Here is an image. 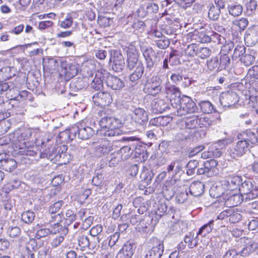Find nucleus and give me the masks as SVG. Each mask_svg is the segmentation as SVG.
<instances>
[{"mask_svg":"<svg viewBox=\"0 0 258 258\" xmlns=\"http://www.w3.org/2000/svg\"><path fill=\"white\" fill-rule=\"evenodd\" d=\"M104 115L99 121L101 127V133L105 137H114L121 134V131L119 129L121 123L119 119L106 114L104 112Z\"/></svg>","mask_w":258,"mask_h":258,"instance_id":"1","label":"nucleus"},{"mask_svg":"<svg viewBox=\"0 0 258 258\" xmlns=\"http://www.w3.org/2000/svg\"><path fill=\"white\" fill-rule=\"evenodd\" d=\"M177 102L179 103L178 107H176V114L178 116L198 112V108L196 104L187 96L183 95L181 98L177 99Z\"/></svg>","mask_w":258,"mask_h":258,"instance_id":"2","label":"nucleus"},{"mask_svg":"<svg viewBox=\"0 0 258 258\" xmlns=\"http://www.w3.org/2000/svg\"><path fill=\"white\" fill-rule=\"evenodd\" d=\"M67 150L66 146L62 145L55 147V146H50L45 149L42 153L40 154V157L44 158H47L51 161L60 162L61 158L65 156V152Z\"/></svg>","mask_w":258,"mask_h":258,"instance_id":"3","label":"nucleus"},{"mask_svg":"<svg viewBox=\"0 0 258 258\" xmlns=\"http://www.w3.org/2000/svg\"><path fill=\"white\" fill-rule=\"evenodd\" d=\"M238 190L244 197L245 202L254 199L258 196V187L254 186L252 182L248 180L241 182Z\"/></svg>","mask_w":258,"mask_h":258,"instance_id":"4","label":"nucleus"},{"mask_svg":"<svg viewBox=\"0 0 258 258\" xmlns=\"http://www.w3.org/2000/svg\"><path fill=\"white\" fill-rule=\"evenodd\" d=\"M219 101L224 107H230L238 102L239 97L234 91L225 92L221 94Z\"/></svg>","mask_w":258,"mask_h":258,"instance_id":"5","label":"nucleus"},{"mask_svg":"<svg viewBox=\"0 0 258 258\" xmlns=\"http://www.w3.org/2000/svg\"><path fill=\"white\" fill-rule=\"evenodd\" d=\"M60 66V75L66 80L68 81L74 77L78 73L77 67L75 64L68 63L66 61H62Z\"/></svg>","mask_w":258,"mask_h":258,"instance_id":"6","label":"nucleus"},{"mask_svg":"<svg viewBox=\"0 0 258 258\" xmlns=\"http://www.w3.org/2000/svg\"><path fill=\"white\" fill-rule=\"evenodd\" d=\"M127 62L126 68L129 70H133L138 63H142L139 61L138 52L136 47L133 45H130L126 49Z\"/></svg>","mask_w":258,"mask_h":258,"instance_id":"7","label":"nucleus"},{"mask_svg":"<svg viewBox=\"0 0 258 258\" xmlns=\"http://www.w3.org/2000/svg\"><path fill=\"white\" fill-rule=\"evenodd\" d=\"M152 241L154 245L147 251L144 258H161L164 248L163 241L155 238Z\"/></svg>","mask_w":258,"mask_h":258,"instance_id":"8","label":"nucleus"},{"mask_svg":"<svg viewBox=\"0 0 258 258\" xmlns=\"http://www.w3.org/2000/svg\"><path fill=\"white\" fill-rule=\"evenodd\" d=\"M92 100L96 105L101 107L108 106L112 102L111 95L105 92H99L95 94Z\"/></svg>","mask_w":258,"mask_h":258,"instance_id":"9","label":"nucleus"},{"mask_svg":"<svg viewBox=\"0 0 258 258\" xmlns=\"http://www.w3.org/2000/svg\"><path fill=\"white\" fill-rule=\"evenodd\" d=\"M248 143L245 141L240 140L235 146L229 151V155L233 159L242 156L248 150Z\"/></svg>","mask_w":258,"mask_h":258,"instance_id":"10","label":"nucleus"},{"mask_svg":"<svg viewBox=\"0 0 258 258\" xmlns=\"http://www.w3.org/2000/svg\"><path fill=\"white\" fill-rule=\"evenodd\" d=\"M242 178L239 176L229 177L222 181V186L226 190L227 195L228 191H234L237 189H239L240 184L242 182Z\"/></svg>","mask_w":258,"mask_h":258,"instance_id":"11","label":"nucleus"},{"mask_svg":"<svg viewBox=\"0 0 258 258\" xmlns=\"http://www.w3.org/2000/svg\"><path fill=\"white\" fill-rule=\"evenodd\" d=\"M161 89V79L157 76L152 77L150 82H147L144 88L147 93L153 95L159 93Z\"/></svg>","mask_w":258,"mask_h":258,"instance_id":"12","label":"nucleus"},{"mask_svg":"<svg viewBox=\"0 0 258 258\" xmlns=\"http://www.w3.org/2000/svg\"><path fill=\"white\" fill-rule=\"evenodd\" d=\"M113 150V145L107 140H104L96 147L94 154L97 157L106 155Z\"/></svg>","mask_w":258,"mask_h":258,"instance_id":"13","label":"nucleus"},{"mask_svg":"<svg viewBox=\"0 0 258 258\" xmlns=\"http://www.w3.org/2000/svg\"><path fill=\"white\" fill-rule=\"evenodd\" d=\"M106 84L108 87L114 90H119L124 86V82L120 79L111 75L107 76Z\"/></svg>","mask_w":258,"mask_h":258,"instance_id":"14","label":"nucleus"},{"mask_svg":"<svg viewBox=\"0 0 258 258\" xmlns=\"http://www.w3.org/2000/svg\"><path fill=\"white\" fill-rule=\"evenodd\" d=\"M204 191L205 184L200 181L192 182L188 187V192L195 197L201 196Z\"/></svg>","mask_w":258,"mask_h":258,"instance_id":"15","label":"nucleus"},{"mask_svg":"<svg viewBox=\"0 0 258 258\" xmlns=\"http://www.w3.org/2000/svg\"><path fill=\"white\" fill-rule=\"evenodd\" d=\"M132 118L136 122L142 124L148 121V116L147 112L144 109L138 107L133 110Z\"/></svg>","mask_w":258,"mask_h":258,"instance_id":"16","label":"nucleus"},{"mask_svg":"<svg viewBox=\"0 0 258 258\" xmlns=\"http://www.w3.org/2000/svg\"><path fill=\"white\" fill-rule=\"evenodd\" d=\"M165 92L169 96H170L171 104H173L172 101L174 100L175 102L176 99L174 98L180 99L181 92L179 88L174 85L171 84L169 82L166 83L165 86Z\"/></svg>","mask_w":258,"mask_h":258,"instance_id":"17","label":"nucleus"},{"mask_svg":"<svg viewBox=\"0 0 258 258\" xmlns=\"http://www.w3.org/2000/svg\"><path fill=\"white\" fill-rule=\"evenodd\" d=\"M135 248L131 243L127 242L118 252L116 258H131L135 251Z\"/></svg>","mask_w":258,"mask_h":258,"instance_id":"18","label":"nucleus"},{"mask_svg":"<svg viewBox=\"0 0 258 258\" xmlns=\"http://www.w3.org/2000/svg\"><path fill=\"white\" fill-rule=\"evenodd\" d=\"M143 54L146 60L147 69L152 70L155 63V61L153 60V57L155 56L154 50L151 47H148L143 49Z\"/></svg>","mask_w":258,"mask_h":258,"instance_id":"19","label":"nucleus"},{"mask_svg":"<svg viewBox=\"0 0 258 258\" xmlns=\"http://www.w3.org/2000/svg\"><path fill=\"white\" fill-rule=\"evenodd\" d=\"M245 245L239 252L240 255L242 257L248 256L258 247L257 243L251 239H247V242H245Z\"/></svg>","mask_w":258,"mask_h":258,"instance_id":"20","label":"nucleus"},{"mask_svg":"<svg viewBox=\"0 0 258 258\" xmlns=\"http://www.w3.org/2000/svg\"><path fill=\"white\" fill-rule=\"evenodd\" d=\"M238 139L245 141L246 142L251 144H255L257 143L258 139L256 134L250 130H246L238 136Z\"/></svg>","mask_w":258,"mask_h":258,"instance_id":"21","label":"nucleus"},{"mask_svg":"<svg viewBox=\"0 0 258 258\" xmlns=\"http://www.w3.org/2000/svg\"><path fill=\"white\" fill-rule=\"evenodd\" d=\"M218 162L214 159H211L204 162V166L207 170L208 176H212L218 173Z\"/></svg>","mask_w":258,"mask_h":258,"instance_id":"22","label":"nucleus"},{"mask_svg":"<svg viewBox=\"0 0 258 258\" xmlns=\"http://www.w3.org/2000/svg\"><path fill=\"white\" fill-rule=\"evenodd\" d=\"M14 144H15L16 148L20 150L19 152L22 155L34 156L36 154L35 151L32 150L31 148L27 147L26 142L24 141L23 142L18 141V142L15 141Z\"/></svg>","mask_w":258,"mask_h":258,"instance_id":"23","label":"nucleus"},{"mask_svg":"<svg viewBox=\"0 0 258 258\" xmlns=\"http://www.w3.org/2000/svg\"><path fill=\"white\" fill-rule=\"evenodd\" d=\"M183 168V165L179 160H176L172 162L167 167L166 170L169 174L175 175L180 173Z\"/></svg>","mask_w":258,"mask_h":258,"instance_id":"24","label":"nucleus"},{"mask_svg":"<svg viewBox=\"0 0 258 258\" xmlns=\"http://www.w3.org/2000/svg\"><path fill=\"white\" fill-rule=\"evenodd\" d=\"M134 69H135L134 71L129 77L130 80L133 82L141 78L144 72V67L142 63H138V65L136 66Z\"/></svg>","mask_w":258,"mask_h":258,"instance_id":"25","label":"nucleus"},{"mask_svg":"<svg viewBox=\"0 0 258 258\" xmlns=\"http://www.w3.org/2000/svg\"><path fill=\"white\" fill-rule=\"evenodd\" d=\"M94 134V131L89 126H78V137L82 140H87Z\"/></svg>","mask_w":258,"mask_h":258,"instance_id":"26","label":"nucleus"},{"mask_svg":"<svg viewBox=\"0 0 258 258\" xmlns=\"http://www.w3.org/2000/svg\"><path fill=\"white\" fill-rule=\"evenodd\" d=\"M104 78V75L102 73L97 72L92 81L91 84V87L96 90L101 89L103 88Z\"/></svg>","mask_w":258,"mask_h":258,"instance_id":"27","label":"nucleus"},{"mask_svg":"<svg viewBox=\"0 0 258 258\" xmlns=\"http://www.w3.org/2000/svg\"><path fill=\"white\" fill-rule=\"evenodd\" d=\"M1 166L6 171L12 172L16 168L17 164L13 159L8 158L1 160Z\"/></svg>","mask_w":258,"mask_h":258,"instance_id":"28","label":"nucleus"},{"mask_svg":"<svg viewBox=\"0 0 258 258\" xmlns=\"http://www.w3.org/2000/svg\"><path fill=\"white\" fill-rule=\"evenodd\" d=\"M180 125L186 129H195L198 128V116L186 119L180 122Z\"/></svg>","mask_w":258,"mask_h":258,"instance_id":"29","label":"nucleus"},{"mask_svg":"<svg viewBox=\"0 0 258 258\" xmlns=\"http://www.w3.org/2000/svg\"><path fill=\"white\" fill-rule=\"evenodd\" d=\"M207 66L208 70L211 72H217L221 70L217 57H213L208 60Z\"/></svg>","mask_w":258,"mask_h":258,"instance_id":"30","label":"nucleus"},{"mask_svg":"<svg viewBox=\"0 0 258 258\" xmlns=\"http://www.w3.org/2000/svg\"><path fill=\"white\" fill-rule=\"evenodd\" d=\"M133 149L129 146H124L119 150L117 152V155L120 156L122 160H127L132 155Z\"/></svg>","mask_w":258,"mask_h":258,"instance_id":"31","label":"nucleus"},{"mask_svg":"<svg viewBox=\"0 0 258 258\" xmlns=\"http://www.w3.org/2000/svg\"><path fill=\"white\" fill-rule=\"evenodd\" d=\"M154 175L152 170L144 168L141 174L140 178L142 181L148 185L151 183Z\"/></svg>","mask_w":258,"mask_h":258,"instance_id":"32","label":"nucleus"},{"mask_svg":"<svg viewBox=\"0 0 258 258\" xmlns=\"http://www.w3.org/2000/svg\"><path fill=\"white\" fill-rule=\"evenodd\" d=\"M214 222V220H211L209 222V223L202 226L199 229L196 237H197L198 236L200 235H202V236H206L208 234H209L213 229Z\"/></svg>","mask_w":258,"mask_h":258,"instance_id":"33","label":"nucleus"},{"mask_svg":"<svg viewBox=\"0 0 258 258\" xmlns=\"http://www.w3.org/2000/svg\"><path fill=\"white\" fill-rule=\"evenodd\" d=\"M257 5L255 0H249L245 4V13L248 16H253L255 14Z\"/></svg>","mask_w":258,"mask_h":258,"instance_id":"34","label":"nucleus"},{"mask_svg":"<svg viewBox=\"0 0 258 258\" xmlns=\"http://www.w3.org/2000/svg\"><path fill=\"white\" fill-rule=\"evenodd\" d=\"M199 104L204 113H211L215 110L214 105L209 101H202Z\"/></svg>","mask_w":258,"mask_h":258,"instance_id":"35","label":"nucleus"},{"mask_svg":"<svg viewBox=\"0 0 258 258\" xmlns=\"http://www.w3.org/2000/svg\"><path fill=\"white\" fill-rule=\"evenodd\" d=\"M110 54L109 62L124 61V57L120 51L116 50L108 49Z\"/></svg>","mask_w":258,"mask_h":258,"instance_id":"36","label":"nucleus"},{"mask_svg":"<svg viewBox=\"0 0 258 258\" xmlns=\"http://www.w3.org/2000/svg\"><path fill=\"white\" fill-rule=\"evenodd\" d=\"M229 196V198H228L227 200L228 201L233 202L232 203V207H234L235 206L240 204L242 201H245V199L244 197L242 196L241 194H237L234 193Z\"/></svg>","mask_w":258,"mask_h":258,"instance_id":"37","label":"nucleus"},{"mask_svg":"<svg viewBox=\"0 0 258 258\" xmlns=\"http://www.w3.org/2000/svg\"><path fill=\"white\" fill-rule=\"evenodd\" d=\"M229 13L234 17L240 16L242 12L243 8L240 5L232 4L228 7Z\"/></svg>","mask_w":258,"mask_h":258,"instance_id":"38","label":"nucleus"},{"mask_svg":"<svg viewBox=\"0 0 258 258\" xmlns=\"http://www.w3.org/2000/svg\"><path fill=\"white\" fill-rule=\"evenodd\" d=\"M35 229L36 232L35 237L37 239H40L50 234L49 228H44L39 224L37 225Z\"/></svg>","mask_w":258,"mask_h":258,"instance_id":"39","label":"nucleus"},{"mask_svg":"<svg viewBox=\"0 0 258 258\" xmlns=\"http://www.w3.org/2000/svg\"><path fill=\"white\" fill-rule=\"evenodd\" d=\"M73 21V17L68 15L64 19L58 21V26L63 29H68L72 27Z\"/></svg>","mask_w":258,"mask_h":258,"instance_id":"40","label":"nucleus"},{"mask_svg":"<svg viewBox=\"0 0 258 258\" xmlns=\"http://www.w3.org/2000/svg\"><path fill=\"white\" fill-rule=\"evenodd\" d=\"M12 77L11 68L9 67L0 69V83L9 80Z\"/></svg>","mask_w":258,"mask_h":258,"instance_id":"41","label":"nucleus"},{"mask_svg":"<svg viewBox=\"0 0 258 258\" xmlns=\"http://www.w3.org/2000/svg\"><path fill=\"white\" fill-rule=\"evenodd\" d=\"M78 134V126H74L69 130H66L61 133V137L67 136L69 140H73Z\"/></svg>","mask_w":258,"mask_h":258,"instance_id":"42","label":"nucleus"},{"mask_svg":"<svg viewBox=\"0 0 258 258\" xmlns=\"http://www.w3.org/2000/svg\"><path fill=\"white\" fill-rule=\"evenodd\" d=\"M221 11L217 7H215L214 5L210 7L208 12V18L213 21L218 20Z\"/></svg>","mask_w":258,"mask_h":258,"instance_id":"43","label":"nucleus"},{"mask_svg":"<svg viewBox=\"0 0 258 258\" xmlns=\"http://www.w3.org/2000/svg\"><path fill=\"white\" fill-rule=\"evenodd\" d=\"M35 217V214L30 211H27L22 213V220L26 224H30L32 223Z\"/></svg>","mask_w":258,"mask_h":258,"instance_id":"44","label":"nucleus"},{"mask_svg":"<svg viewBox=\"0 0 258 258\" xmlns=\"http://www.w3.org/2000/svg\"><path fill=\"white\" fill-rule=\"evenodd\" d=\"M194 234L192 232L187 234L184 238V242L189 248H193L198 245V241L194 242Z\"/></svg>","mask_w":258,"mask_h":258,"instance_id":"45","label":"nucleus"},{"mask_svg":"<svg viewBox=\"0 0 258 258\" xmlns=\"http://www.w3.org/2000/svg\"><path fill=\"white\" fill-rule=\"evenodd\" d=\"M245 40L248 41L252 39V43H255L258 41V26L253 27L250 30L249 33L245 37Z\"/></svg>","mask_w":258,"mask_h":258,"instance_id":"46","label":"nucleus"},{"mask_svg":"<svg viewBox=\"0 0 258 258\" xmlns=\"http://www.w3.org/2000/svg\"><path fill=\"white\" fill-rule=\"evenodd\" d=\"M89 245L88 248L92 250H97L100 246V238L98 236L89 237Z\"/></svg>","mask_w":258,"mask_h":258,"instance_id":"47","label":"nucleus"},{"mask_svg":"<svg viewBox=\"0 0 258 258\" xmlns=\"http://www.w3.org/2000/svg\"><path fill=\"white\" fill-rule=\"evenodd\" d=\"M89 237L87 236L83 235L80 236L78 238V245L82 250H85L86 248H88L89 245Z\"/></svg>","mask_w":258,"mask_h":258,"instance_id":"48","label":"nucleus"},{"mask_svg":"<svg viewBox=\"0 0 258 258\" xmlns=\"http://www.w3.org/2000/svg\"><path fill=\"white\" fill-rule=\"evenodd\" d=\"M76 219V215L71 210H68L62 216V219H65L67 224L69 225L74 222Z\"/></svg>","mask_w":258,"mask_h":258,"instance_id":"49","label":"nucleus"},{"mask_svg":"<svg viewBox=\"0 0 258 258\" xmlns=\"http://www.w3.org/2000/svg\"><path fill=\"white\" fill-rule=\"evenodd\" d=\"M198 49V46L195 43H192L187 46L185 50V53L188 56H194L197 55Z\"/></svg>","mask_w":258,"mask_h":258,"instance_id":"50","label":"nucleus"},{"mask_svg":"<svg viewBox=\"0 0 258 258\" xmlns=\"http://www.w3.org/2000/svg\"><path fill=\"white\" fill-rule=\"evenodd\" d=\"M208 148L212 157H219L222 155L221 149L215 143L211 145Z\"/></svg>","mask_w":258,"mask_h":258,"instance_id":"51","label":"nucleus"},{"mask_svg":"<svg viewBox=\"0 0 258 258\" xmlns=\"http://www.w3.org/2000/svg\"><path fill=\"white\" fill-rule=\"evenodd\" d=\"M211 53V50L208 47H198L197 55L202 59L209 57Z\"/></svg>","mask_w":258,"mask_h":258,"instance_id":"52","label":"nucleus"},{"mask_svg":"<svg viewBox=\"0 0 258 258\" xmlns=\"http://www.w3.org/2000/svg\"><path fill=\"white\" fill-rule=\"evenodd\" d=\"M45 66L48 68L50 71H55L58 66V62L54 58H49L47 61H45Z\"/></svg>","mask_w":258,"mask_h":258,"instance_id":"53","label":"nucleus"},{"mask_svg":"<svg viewBox=\"0 0 258 258\" xmlns=\"http://www.w3.org/2000/svg\"><path fill=\"white\" fill-rule=\"evenodd\" d=\"M64 204V202L59 201L54 203L53 205L50 206L48 209V213L50 214H53L57 213Z\"/></svg>","mask_w":258,"mask_h":258,"instance_id":"54","label":"nucleus"},{"mask_svg":"<svg viewBox=\"0 0 258 258\" xmlns=\"http://www.w3.org/2000/svg\"><path fill=\"white\" fill-rule=\"evenodd\" d=\"M198 128L199 127H209L212 124V121L209 119L208 117H198Z\"/></svg>","mask_w":258,"mask_h":258,"instance_id":"55","label":"nucleus"},{"mask_svg":"<svg viewBox=\"0 0 258 258\" xmlns=\"http://www.w3.org/2000/svg\"><path fill=\"white\" fill-rule=\"evenodd\" d=\"M232 23L234 25L238 26L241 30H244L248 24V21L247 19L242 18L239 20H235Z\"/></svg>","mask_w":258,"mask_h":258,"instance_id":"56","label":"nucleus"},{"mask_svg":"<svg viewBox=\"0 0 258 258\" xmlns=\"http://www.w3.org/2000/svg\"><path fill=\"white\" fill-rule=\"evenodd\" d=\"M220 62L219 63L221 70L225 69L230 64V59L229 56L227 54H221L220 56Z\"/></svg>","mask_w":258,"mask_h":258,"instance_id":"57","label":"nucleus"},{"mask_svg":"<svg viewBox=\"0 0 258 258\" xmlns=\"http://www.w3.org/2000/svg\"><path fill=\"white\" fill-rule=\"evenodd\" d=\"M157 47L160 49H165L167 48L170 45L169 40L165 37H162L161 39L155 41Z\"/></svg>","mask_w":258,"mask_h":258,"instance_id":"58","label":"nucleus"},{"mask_svg":"<svg viewBox=\"0 0 258 258\" xmlns=\"http://www.w3.org/2000/svg\"><path fill=\"white\" fill-rule=\"evenodd\" d=\"M63 212H60V213L52 215V214H50L48 215V218L49 219L48 220V223H51L52 222H55L56 223H60L62 221V216H63Z\"/></svg>","mask_w":258,"mask_h":258,"instance_id":"59","label":"nucleus"},{"mask_svg":"<svg viewBox=\"0 0 258 258\" xmlns=\"http://www.w3.org/2000/svg\"><path fill=\"white\" fill-rule=\"evenodd\" d=\"M245 52V48L243 45H238L234 49L233 57L235 58L241 57Z\"/></svg>","mask_w":258,"mask_h":258,"instance_id":"60","label":"nucleus"},{"mask_svg":"<svg viewBox=\"0 0 258 258\" xmlns=\"http://www.w3.org/2000/svg\"><path fill=\"white\" fill-rule=\"evenodd\" d=\"M233 142V139L231 138H224L222 140H220L215 143L217 145L218 147L221 149L225 148L228 145L231 144Z\"/></svg>","mask_w":258,"mask_h":258,"instance_id":"61","label":"nucleus"},{"mask_svg":"<svg viewBox=\"0 0 258 258\" xmlns=\"http://www.w3.org/2000/svg\"><path fill=\"white\" fill-rule=\"evenodd\" d=\"M159 7L155 3H149L146 8V12L147 14H154L158 12Z\"/></svg>","mask_w":258,"mask_h":258,"instance_id":"62","label":"nucleus"},{"mask_svg":"<svg viewBox=\"0 0 258 258\" xmlns=\"http://www.w3.org/2000/svg\"><path fill=\"white\" fill-rule=\"evenodd\" d=\"M124 61L112 62V69L114 72L120 73L124 68Z\"/></svg>","mask_w":258,"mask_h":258,"instance_id":"63","label":"nucleus"},{"mask_svg":"<svg viewBox=\"0 0 258 258\" xmlns=\"http://www.w3.org/2000/svg\"><path fill=\"white\" fill-rule=\"evenodd\" d=\"M239 252L235 249H230L227 251L224 254V258H240Z\"/></svg>","mask_w":258,"mask_h":258,"instance_id":"64","label":"nucleus"}]
</instances>
